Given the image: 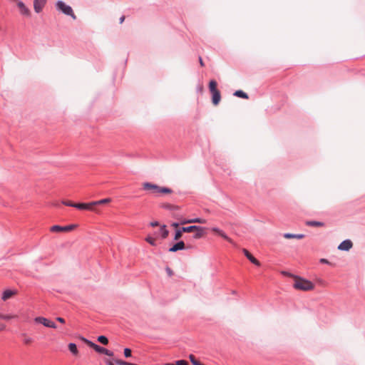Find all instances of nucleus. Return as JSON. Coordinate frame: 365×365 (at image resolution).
<instances>
[{
    "label": "nucleus",
    "instance_id": "1",
    "mask_svg": "<svg viewBox=\"0 0 365 365\" xmlns=\"http://www.w3.org/2000/svg\"><path fill=\"white\" fill-rule=\"evenodd\" d=\"M294 288L302 291H309L314 288V284L307 279L300 277H295V282L293 284Z\"/></svg>",
    "mask_w": 365,
    "mask_h": 365
},
{
    "label": "nucleus",
    "instance_id": "2",
    "mask_svg": "<svg viewBox=\"0 0 365 365\" xmlns=\"http://www.w3.org/2000/svg\"><path fill=\"white\" fill-rule=\"evenodd\" d=\"M56 8L57 10L61 11L65 15L71 16L73 19L75 20L76 19V16L75 15L71 6L67 5L64 1L58 0L56 3Z\"/></svg>",
    "mask_w": 365,
    "mask_h": 365
},
{
    "label": "nucleus",
    "instance_id": "3",
    "mask_svg": "<svg viewBox=\"0 0 365 365\" xmlns=\"http://www.w3.org/2000/svg\"><path fill=\"white\" fill-rule=\"evenodd\" d=\"M89 346L93 349L96 352L99 354H103L109 356H113L114 355L112 351H110L104 347H102L93 341H89Z\"/></svg>",
    "mask_w": 365,
    "mask_h": 365
},
{
    "label": "nucleus",
    "instance_id": "4",
    "mask_svg": "<svg viewBox=\"0 0 365 365\" xmlns=\"http://www.w3.org/2000/svg\"><path fill=\"white\" fill-rule=\"evenodd\" d=\"M143 189L145 191H148L150 194L158 195L159 186L156 184H153L149 182H145L143 183Z\"/></svg>",
    "mask_w": 365,
    "mask_h": 365
},
{
    "label": "nucleus",
    "instance_id": "5",
    "mask_svg": "<svg viewBox=\"0 0 365 365\" xmlns=\"http://www.w3.org/2000/svg\"><path fill=\"white\" fill-rule=\"evenodd\" d=\"M34 320L36 323L41 324L46 327H49V328H53V329H56L57 327L55 322L50 321L49 319H48L45 317H36Z\"/></svg>",
    "mask_w": 365,
    "mask_h": 365
},
{
    "label": "nucleus",
    "instance_id": "6",
    "mask_svg": "<svg viewBox=\"0 0 365 365\" xmlns=\"http://www.w3.org/2000/svg\"><path fill=\"white\" fill-rule=\"evenodd\" d=\"M191 246H185L184 241L180 240L174 244L172 247L168 249L170 252H176L179 250H183L185 249L191 248Z\"/></svg>",
    "mask_w": 365,
    "mask_h": 365
},
{
    "label": "nucleus",
    "instance_id": "7",
    "mask_svg": "<svg viewBox=\"0 0 365 365\" xmlns=\"http://www.w3.org/2000/svg\"><path fill=\"white\" fill-rule=\"evenodd\" d=\"M76 227L75 225H69L66 226L53 225L50 228L51 232H68L72 230Z\"/></svg>",
    "mask_w": 365,
    "mask_h": 365
},
{
    "label": "nucleus",
    "instance_id": "8",
    "mask_svg": "<svg viewBox=\"0 0 365 365\" xmlns=\"http://www.w3.org/2000/svg\"><path fill=\"white\" fill-rule=\"evenodd\" d=\"M17 294V290L15 289H7L2 292L1 299L6 301Z\"/></svg>",
    "mask_w": 365,
    "mask_h": 365
},
{
    "label": "nucleus",
    "instance_id": "9",
    "mask_svg": "<svg viewBox=\"0 0 365 365\" xmlns=\"http://www.w3.org/2000/svg\"><path fill=\"white\" fill-rule=\"evenodd\" d=\"M46 4V0H34V9L36 13L38 14L42 11Z\"/></svg>",
    "mask_w": 365,
    "mask_h": 365
},
{
    "label": "nucleus",
    "instance_id": "10",
    "mask_svg": "<svg viewBox=\"0 0 365 365\" xmlns=\"http://www.w3.org/2000/svg\"><path fill=\"white\" fill-rule=\"evenodd\" d=\"M212 231L214 232L215 233L217 234L220 237H222L223 239H225L230 243L234 245L233 240L230 237H229L223 230H220L218 227H215L212 228Z\"/></svg>",
    "mask_w": 365,
    "mask_h": 365
},
{
    "label": "nucleus",
    "instance_id": "11",
    "mask_svg": "<svg viewBox=\"0 0 365 365\" xmlns=\"http://www.w3.org/2000/svg\"><path fill=\"white\" fill-rule=\"evenodd\" d=\"M353 246V243L350 240L342 241L338 246V249L342 251H349Z\"/></svg>",
    "mask_w": 365,
    "mask_h": 365
},
{
    "label": "nucleus",
    "instance_id": "12",
    "mask_svg": "<svg viewBox=\"0 0 365 365\" xmlns=\"http://www.w3.org/2000/svg\"><path fill=\"white\" fill-rule=\"evenodd\" d=\"M94 206L95 203H93V202H91L89 203H76L74 207L78 210H92Z\"/></svg>",
    "mask_w": 365,
    "mask_h": 365
},
{
    "label": "nucleus",
    "instance_id": "13",
    "mask_svg": "<svg viewBox=\"0 0 365 365\" xmlns=\"http://www.w3.org/2000/svg\"><path fill=\"white\" fill-rule=\"evenodd\" d=\"M242 252L244 253V255H245V257L254 264L257 265V266H259L260 265V262L255 258L254 257L250 252L247 250L246 249H243L242 250Z\"/></svg>",
    "mask_w": 365,
    "mask_h": 365
},
{
    "label": "nucleus",
    "instance_id": "14",
    "mask_svg": "<svg viewBox=\"0 0 365 365\" xmlns=\"http://www.w3.org/2000/svg\"><path fill=\"white\" fill-rule=\"evenodd\" d=\"M206 230L204 227L197 226V229H195V234L192 235L193 239H200L205 235V230Z\"/></svg>",
    "mask_w": 365,
    "mask_h": 365
},
{
    "label": "nucleus",
    "instance_id": "15",
    "mask_svg": "<svg viewBox=\"0 0 365 365\" xmlns=\"http://www.w3.org/2000/svg\"><path fill=\"white\" fill-rule=\"evenodd\" d=\"M220 99L221 95L219 91L212 93V102L215 106L219 104Z\"/></svg>",
    "mask_w": 365,
    "mask_h": 365
},
{
    "label": "nucleus",
    "instance_id": "16",
    "mask_svg": "<svg viewBox=\"0 0 365 365\" xmlns=\"http://www.w3.org/2000/svg\"><path fill=\"white\" fill-rule=\"evenodd\" d=\"M284 237L286 239H292V238H297V239H302L304 237V235L303 234H292V233H284Z\"/></svg>",
    "mask_w": 365,
    "mask_h": 365
},
{
    "label": "nucleus",
    "instance_id": "17",
    "mask_svg": "<svg viewBox=\"0 0 365 365\" xmlns=\"http://www.w3.org/2000/svg\"><path fill=\"white\" fill-rule=\"evenodd\" d=\"M306 225L310 227H322L324 225V223L319 221L310 220L307 221Z\"/></svg>",
    "mask_w": 365,
    "mask_h": 365
},
{
    "label": "nucleus",
    "instance_id": "18",
    "mask_svg": "<svg viewBox=\"0 0 365 365\" xmlns=\"http://www.w3.org/2000/svg\"><path fill=\"white\" fill-rule=\"evenodd\" d=\"M160 233L161 235V237L163 239H165L168 237L169 235V231L166 228V225H163L160 228Z\"/></svg>",
    "mask_w": 365,
    "mask_h": 365
},
{
    "label": "nucleus",
    "instance_id": "19",
    "mask_svg": "<svg viewBox=\"0 0 365 365\" xmlns=\"http://www.w3.org/2000/svg\"><path fill=\"white\" fill-rule=\"evenodd\" d=\"M68 349L69 351L75 356L78 355V350L77 349V346L75 343H69L68 344Z\"/></svg>",
    "mask_w": 365,
    "mask_h": 365
},
{
    "label": "nucleus",
    "instance_id": "20",
    "mask_svg": "<svg viewBox=\"0 0 365 365\" xmlns=\"http://www.w3.org/2000/svg\"><path fill=\"white\" fill-rule=\"evenodd\" d=\"M234 96L244 99H247L249 98L247 93H246L242 90L236 91L234 93Z\"/></svg>",
    "mask_w": 365,
    "mask_h": 365
},
{
    "label": "nucleus",
    "instance_id": "21",
    "mask_svg": "<svg viewBox=\"0 0 365 365\" xmlns=\"http://www.w3.org/2000/svg\"><path fill=\"white\" fill-rule=\"evenodd\" d=\"M217 82L215 80H211L210 81L209 89L211 93L218 91L217 88Z\"/></svg>",
    "mask_w": 365,
    "mask_h": 365
},
{
    "label": "nucleus",
    "instance_id": "22",
    "mask_svg": "<svg viewBox=\"0 0 365 365\" xmlns=\"http://www.w3.org/2000/svg\"><path fill=\"white\" fill-rule=\"evenodd\" d=\"M172 192H173V190L170 188L159 186L158 195L159 194H170Z\"/></svg>",
    "mask_w": 365,
    "mask_h": 365
},
{
    "label": "nucleus",
    "instance_id": "23",
    "mask_svg": "<svg viewBox=\"0 0 365 365\" xmlns=\"http://www.w3.org/2000/svg\"><path fill=\"white\" fill-rule=\"evenodd\" d=\"M195 229H197V225H190V226H187V227H182V231H183V232H192L195 231Z\"/></svg>",
    "mask_w": 365,
    "mask_h": 365
},
{
    "label": "nucleus",
    "instance_id": "24",
    "mask_svg": "<svg viewBox=\"0 0 365 365\" xmlns=\"http://www.w3.org/2000/svg\"><path fill=\"white\" fill-rule=\"evenodd\" d=\"M98 341L103 345H107L108 344V338L104 335H101L98 336Z\"/></svg>",
    "mask_w": 365,
    "mask_h": 365
},
{
    "label": "nucleus",
    "instance_id": "25",
    "mask_svg": "<svg viewBox=\"0 0 365 365\" xmlns=\"http://www.w3.org/2000/svg\"><path fill=\"white\" fill-rule=\"evenodd\" d=\"M183 231H182V227L175 230V233L173 237L174 240H178L182 236Z\"/></svg>",
    "mask_w": 365,
    "mask_h": 365
},
{
    "label": "nucleus",
    "instance_id": "26",
    "mask_svg": "<svg viewBox=\"0 0 365 365\" xmlns=\"http://www.w3.org/2000/svg\"><path fill=\"white\" fill-rule=\"evenodd\" d=\"M16 317H17L16 315L0 314V319H3L5 320H9L11 319H14Z\"/></svg>",
    "mask_w": 365,
    "mask_h": 365
},
{
    "label": "nucleus",
    "instance_id": "27",
    "mask_svg": "<svg viewBox=\"0 0 365 365\" xmlns=\"http://www.w3.org/2000/svg\"><path fill=\"white\" fill-rule=\"evenodd\" d=\"M145 241L147 242H148L150 245L152 246H156L157 244H156V240L155 238H153V237L151 236H148L146 238H145Z\"/></svg>",
    "mask_w": 365,
    "mask_h": 365
},
{
    "label": "nucleus",
    "instance_id": "28",
    "mask_svg": "<svg viewBox=\"0 0 365 365\" xmlns=\"http://www.w3.org/2000/svg\"><path fill=\"white\" fill-rule=\"evenodd\" d=\"M110 198H105L98 201H93V203H95V206L97 205L104 204L110 202Z\"/></svg>",
    "mask_w": 365,
    "mask_h": 365
},
{
    "label": "nucleus",
    "instance_id": "29",
    "mask_svg": "<svg viewBox=\"0 0 365 365\" xmlns=\"http://www.w3.org/2000/svg\"><path fill=\"white\" fill-rule=\"evenodd\" d=\"M190 221H191V223H200V224H202V223L205 222V219L199 218V217L190 219Z\"/></svg>",
    "mask_w": 365,
    "mask_h": 365
},
{
    "label": "nucleus",
    "instance_id": "30",
    "mask_svg": "<svg viewBox=\"0 0 365 365\" xmlns=\"http://www.w3.org/2000/svg\"><path fill=\"white\" fill-rule=\"evenodd\" d=\"M189 359L192 363V365H199L200 364V361H198L197 360H196L195 357L194 355L192 354H190L189 356Z\"/></svg>",
    "mask_w": 365,
    "mask_h": 365
},
{
    "label": "nucleus",
    "instance_id": "31",
    "mask_svg": "<svg viewBox=\"0 0 365 365\" xmlns=\"http://www.w3.org/2000/svg\"><path fill=\"white\" fill-rule=\"evenodd\" d=\"M162 207L166 210H172L175 208V207L171 204L169 203H165L162 205Z\"/></svg>",
    "mask_w": 365,
    "mask_h": 365
},
{
    "label": "nucleus",
    "instance_id": "32",
    "mask_svg": "<svg viewBox=\"0 0 365 365\" xmlns=\"http://www.w3.org/2000/svg\"><path fill=\"white\" fill-rule=\"evenodd\" d=\"M131 349H129V348H125L124 349V356L126 357V358H128V357H130L131 356Z\"/></svg>",
    "mask_w": 365,
    "mask_h": 365
},
{
    "label": "nucleus",
    "instance_id": "33",
    "mask_svg": "<svg viewBox=\"0 0 365 365\" xmlns=\"http://www.w3.org/2000/svg\"><path fill=\"white\" fill-rule=\"evenodd\" d=\"M62 204H63L64 205H66V206L74 207L76 203L73 202H71V201L63 200V201H62Z\"/></svg>",
    "mask_w": 365,
    "mask_h": 365
},
{
    "label": "nucleus",
    "instance_id": "34",
    "mask_svg": "<svg viewBox=\"0 0 365 365\" xmlns=\"http://www.w3.org/2000/svg\"><path fill=\"white\" fill-rule=\"evenodd\" d=\"M176 365H188V362L186 360L180 359L175 361Z\"/></svg>",
    "mask_w": 365,
    "mask_h": 365
},
{
    "label": "nucleus",
    "instance_id": "35",
    "mask_svg": "<svg viewBox=\"0 0 365 365\" xmlns=\"http://www.w3.org/2000/svg\"><path fill=\"white\" fill-rule=\"evenodd\" d=\"M282 274L284 276H288V277H294L295 279V277H297L296 275H294L288 272H286V271H282Z\"/></svg>",
    "mask_w": 365,
    "mask_h": 365
},
{
    "label": "nucleus",
    "instance_id": "36",
    "mask_svg": "<svg viewBox=\"0 0 365 365\" xmlns=\"http://www.w3.org/2000/svg\"><path fill=\"white\" fill-rule=\"evenodd\" d=\"M188 223H191L190 219V220H182L180 222V225H185V224H188Z\"/></svg>",
    "mask_w": 365,
    "mask_h": 365
},
{
    "label": "nucleus",
    "instance_id": "37",
    "mask_svg": "<svg viewBox=\"0 0 365 365\" xmlns=\"http://www.w3.org/2000/svg\"><path fill=\"white\" fill-rule=\"evenodd\" d=\"M151 227H156L159 225V222L158 221H153L150 223Z\"/></svg>",
    "mask_w": 365,
    "mask_h": 365
},
{
    "label": "nucleus",
    "instance_id": "38",
    "mask_svg": "<svg viewBox=\"0 0 365 365\" xmlns=\"http://www.w3.org/2000/svg\"><path fill=\"white\" fill-rule=\"evenodd\" d=\"M29 14H30L29 9L24 6V16H29Z\"/></svg>",
    "mask_w": 365,
    "mask_h": 365
},
{
    "label": "nucleus",
    "instance_id": "39",
    "mask_svg": "<svg viewBox=\"0 0 365 365\" xmlns=\"http://www.w3.org/2000/svg\"><path fill=\"white\" fill-rule=\"evenodd\" d=\"M320 262L322 263V264H330V262L327 259H320Z\"/></svg>",
    "mask_w": 365,
    "mask_h": 365
},
{
    "label": "nucleus",
    "instance_id": "40",
    "mask_svg": "<svg viewBox=\"0 0 365 365\" xmlns=\"http://www.w3.org/2000/svg\"><path fill=\"white\" fill-rule=\"evenodd\" d=\"M166 271H167V273L168 274L169 276H172L173 275V271H172V269L170 267H168L166 268Z\"/></svg>",
    "mask_w": 365,
    "mask_h": 365
},
{
    "label": "nucleus",
    "instance_id": "41",
    "mask_svg": "<svg viewBox=\"0 0 365 365\" xmlns=\"http://www.w3.org/2000/svg\"><path fill=\"white\" fill-rule=\"evenodd\" d=\"M56 320L62 324L65 323V319L62 317H58Z\"/></svg>",
    "mask_w": 365,
    "mask_h": 365
},
{
    "label": "nucleus",
    "instance_id": "42",
    "mask_svg": "<svg viewBox=\"0 0 365 365\" xmlns=\"http://www.w3.org/2000/svg\"><path fill=\"white\" fill-rule=\"evenodd\" d=\"M179 225H180V222H173L171 224V226L173 227H175V228L178 227Z\"/></svg>",
    "mask_w": 365,
    "mask_h": 365
},
{
    "label": "nucleus",
    "instance_id": "43",
    "mask_svg": "<svg viewBox=\"0 0 365 365\" xmlns=\"http://www.w3.org/2000/svg\"><path fill=\"white\" fill-rule=\"evenodd\" d=\"M81 339L89 346V341H91L90 340H88L84 337H81Z\"/></svg>",
    "mask_w": 365,
    "mask_h": 365
},
{
    "label": "nucleus",
    "instance_id": "44",
    "mask_svg": "<svg viewBox=\"0 0 365 365\" xmlns=\"http://www.w3.org/2000/svg\"><path fill=\"white\" fill-rule=\"evenodd\" d=\"M199 61H200V66H204L203 61L200 56L199 57Z\"/></svg>",
    "mask_w": 365,
    "mask_h": 365
},
{
    "label": "nucleus",
    "instance_id": "45",
    "mask_svg": "<svg viewBox=\"0 0 365 365\" xmlns=\"http://www.w3.org/2000/svg\"><path fill=\"white\" fill-rule=\"evenodd\" d=\"M125 20V16H122L120 19H119V21H120V24H122Z\"/></svg>",
    "mask_w": 365,
    "mask_h": 365
},
{
    "label": "nucleus",
    "instance_id": "46",
    "mask_svg": "<svg viewBox=\"0 0 365 365\" xmlns=\"http://www.w3.org/2000/svg\"><path fill=\"white\" fill-rule=\"evenodd\" d=\"M106 365H114L113 363L110 360H107L106 361Z\"/></svg>",
    "mask_w": 365,
    "mask_h": 365
},
{
    "label": "nucleus",
    "instance_id": "47",
    "mask_svg": "<svg viewBox=\"0 0 365 365\" xmlns=\"http://www.w3.org/2000/svg\"><path fill=\"white\" fill-rule=\"evenodd\" d=\"M5 325L0 322V331L4 329Z\"/></svg>",
    "mask_w": 365,
    "mask_h": 365
},
{
    "label": "nucleus",
    "instance_id": "48",
    "mask_svg": "<svg viewBox=\"0 0 365 365\" xmlns=\"http://www.w3.org/2000/svg\"><path fill=\"white\" fill-rule=\"evenodd\" d=\"M164 365H176V364L175 363H166Z\"/></svg>",
    "mask_w": 365,
    "mask_h": 365
},
{
    "label": "nucleus",
    "instance_id": "49",
    "mask_svg": "<svg viewBox=\"0 0 365 365\" xmlns=\"http://www.w3.org/2000/svg\"><path fill=\"white\" fill-rule=\"evenodd\" d=\"M29 342H30L29 339H24V344H27V343H29Z\"/></svg>",
    "mask_w": 365,
    "mask_h": 365
},
{
    "label": "nucleus",
    "instance_id": "50",
    "mask_svg": "<svg viewBox=\"0 0 365 365\" xmlns=\"http://www.w3.org/2000/svg\"><path fill=\"white\" fill-rule=\"evenodd\" d=\"M199 365H204V364H202V363H200Z\"/></svg>",
    "mask_w": 365,
    "mask_h": 365
}]
</instances>
